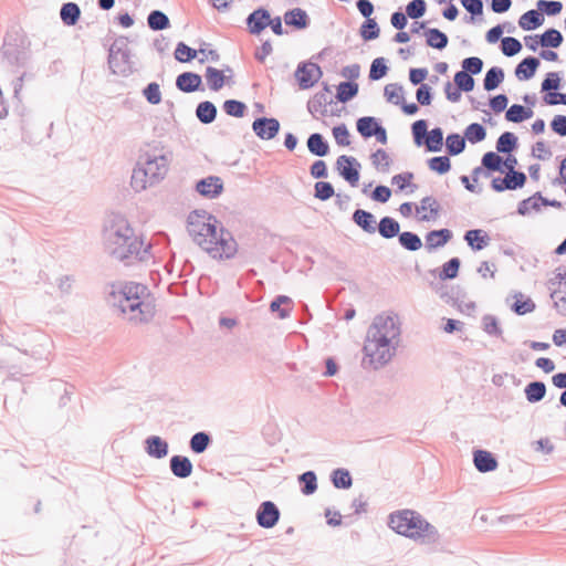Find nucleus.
<instances>
[{"mask_svg": "<svg viewBox=\"0 0 566 566\" xmlns=\"http://www.w3.org/2000/svg\"><path fill=\"white\" fill-rule=\"evenodd\" d=\"M424 35L427 44L433 49L442 50L448 45V36L438 29H428Z\"/></svg>", "mask_w": 566, "mask_h": 566, "instance_id": "72a5a7b5", "label": "nucleus"}, {"mask_svg": "<svg viewBox=\"0 0 566 566\" xmlns=\"http://www.w3.org/2000/svg\"><path fill=\"white\" fill-rule=\"evenodd\" d=\"M169 159L164 154L146 153L133 169L130 186L136 192L159 184L167 175Z\"/></svg>", "mask_w": 566, "mask_h": 566, "instance_id": "423d86ee", "label": "nucleus"}, {"mask_svg": "<svg viewBox=\"0 0 566 566\" xmlns=\"http://www.w3.org/2000/svg\"><path fill=\"white\" fill-rule=\"evenodd\" d=\"M224 112L234 117H242L245 111V105L235 99H228L223 104Z\"/></svg>", "mask_w": 566, "mask_h": 566, "instance_id": "69168bd1", "label": "nucleus"}, {"mask_svg": "<svg viewBox=\"0 0 566 566\" xmlns=\"http://www.w3.org/2000/svg\"><path fill=\"white\" fill-rule=\"evenodd\" d=\"M206 82L211 91L218 92L226 83L231 81V75H226L223 71L208 66L206 70Z\"/></svg>", "mask_w": 566, "mask_h": 566, "instance_id": "dca6fc26", "label": "nucleus"}, {"mask_svg": "<svg viewBox=\"0 0 566 566\" xmlns=\"http://www.w3.org/2000/svg\"><path fill=\"white\" fill-rule=\"evenodd\" d=\"M284 22L300 30L305 29L308 25V15L303 9L295 8L285 12Z\"/></svg>", "mask_w": 566, "mask_h": 566, "instance_id": "5701e85b", "label": "nucleus"}, {"mask_svg": "<svg viewBox=\"0 0 566 566\" xmlns=\"http://www.w3.org/2000/svg\"><path fill=\"white\" fill-rule=\"evenodd\" d=\"M388 67L382 57L375 59L370 66L369 77L374 81L380 80L386 75Z\"/></svg>", "mask_w": 566, "mask_h": 566, "instance_id": "338daca9", "label": "nucleus"}, {"mask_svg": "<svg viewBox=\"0 0 566 566\" xmlns=\"http://www.w3.org/2000/svg\"><path fill=\"white\" fill-rule=\"evenodd\" d=\"M446 147L450 155H459L465 148V138L459 134H450L446 139Z\"/></svg>", "mask_w": 566, "mask_h": 566, "instance_id": "a19ab883", "label": "nucleus"}, {"mask_svg": "<svg viewBox=\"0 0 566 566\" xmlns=\"http://www.w3.org/2000/svg\"><path fill=\"white\" fill-rule=\"evenodd\" d=\"M188 232L196 244L216 260L232 259L238 244L220 221L205 211H193L188 217Z\"/></svg>", "mask_w": 566, "mask_h": 566, "instance_id": "f03ea898", "label": "nucleus"}, {"mask_svg": "<svg viewBox=\"0 0 566 566\" xmlns=\"http://www.w3.org/2000/svg\"><path fill=\"white\" fill-rule=\"evenodd\" d=\"M483 331L490 336H501L502 328L500 326L499 319L491 314H486L481 319Z\"/></svg>", "mask_w": 566, "mask_h": 566, "instance_id": "49530a36", "label": "nucleus"}, {"mask_svg": "<svg viewBox=\"0 0 566 566\" xmlns=\"http://www.w3.org/2000/svg\"><path fill=\"white\" fill-rule=\"evenodd\" d=\"M108 303L119 311L124 319L133 324L148 323L155 315L154 300L148 289L139 283L112 285Z\"/></svg>", "mask_w": 566, "mask_h": 566, "instance_id": "20e7f679", "label": "nucleus"}, {"mask_svg": "<svg viewBox=\"0 0 566 566\" xmlns=\"http://www.w3.org/2000/svg\"><path fill=\"white\" fill-rule=\"evenodd\" d=\"M452 237L448 229L433 230L426 235V247L428 250H433L443 247Z\"/></svg>", "mask_w": 566, "mask_h": 566, "instance_id": "412c9836", "label": "nucleus"}, {"mask_svg": "<svg viewBox=\"0 0 566 566\" xmlns=\"http://www.w3.org/2000/svg\"><path fill=\"white\" fill-rule=\"evenodd\" d=\"M379 234L385 239H391L399 235L400 226L398 221L390 217H384L378 224Z\"/></svg>", "mask_w": 566, "mask_h": 566, "instance_id": "c85d7f7f", "label": "nucleus"}, {"mask_svg": "<svg viewBox=\"0 0 566 566\" xmlns=\"http://www.w3.org/2000/svg\"><path fill=\"white\" fill-rule=\"evenodd\" d=\"M502 158L493 151H489L482 157V165L489 170L502 171Z\"/></svg>", "mask_w": 566, "mask_h": 566, "instance_id": "052dcab7", "label": "nucleus"}, {"mask_svg": "<svg viewBox=\"0 0 566 566\" xmlns=\"http://www.w3.org/2000/svg\"><path fill=\"white\" fill-rule=\"evenodd\" d=\"M198 193L207 199H214L223 191V181L220 177L209 176L196 184Z\"/></svg>", "mask_w": 566, "mask_h": 566, "instance_id": "9b49d317", "label": "nucleus"}, {"mask_svg": "<svg viewBox=\"0 0 566 566\" xmlns=\"http://www.w3.org/2000/svg\"><path fill=\"white\" fill-rule=\"evenodd\" d=\"M501 49L504 55L513 56L522 50V44L517 39L506 36L502 39Z\"/></svg>", "mask_w": 566, "mask_h": 566, "instance_id": "4d7b16f0", "label": "nucleus"}, {"mask_svg": "<svg viewBox=\"0 0 566 566\" xmlns=\"http://www.w3.org/2000/svg\"><path fill=\"white\" fill-rule=\"evenodd\" d=\"M325 92H322V93H317L313 99H311L308 102V111L311 114H317V113H321L323 114L324 113V107L325 105L328 103L327 101V93L329 92V88L327 85H325L324 87Z\"/></svg>", "mask_w": 566, "mask_h": 566, "instance_id": "a18cd8bd", "label": "nucleus"}, {"mask_svg": "<svg viewBox=\"0 0 566 566\" xmlns=\"http://www.w3.org/2000/svg\"><path fill=\"white\" fill-rule=\"evenodd\" d=\"M307 148L310 153L315 156L323 157L328 154V144L324 140L323 136L318 133L310 135L307 139Z\"/></svg>", "mask_w": 566, "mask_h": 566, "instance_id": "393cba45", "label": "nucleus"}, {"mask_svg": "<svg viewBox=\"0 0 566 566\" xmlns=\"http://www.w3.org/2000/svg\"><path fill=\"white\" fill-rule=\"evenodd\" d=\"M557 277L559 279L558 287L552 292L551 297L555 307L562 314V308L566 306V273L558 274Z\"/></svg>", "mask_w": 566, "mask_h": 566, "instance_id": "bb28decb", "label": "nucleus"}, {"mask_svg": "<svg viewBox=\"0 0 566 566\" xmlns=\"http://www.w3.org/2000/svg\"><path fill=\"white\" fill-rule=\"evenodd\" d=\"M532 115V109H526L522 105L514 104L506 111L505 118L509 122L521 123L524 119L530 118Z\"/></svg>", "mask_w": 566, "mask_h": 566, "instance_id": "e433bc0d", "label": "nucleus"}, {"mask_svg": "<svg viewBox=\"0 0 566 566\" xmlns=\"http://www.w3.org/2000/svg\"><path fill=\"white\" fill-rule=\"evenodd\" d=\"M197 51L186 45L184 42H179L175 50V57L179 62H188L197 56Z\"/></svg>", "mask_w": 566, "mask_h": 566, "instance_id": "0e129e2a", "label": "nucleus"}, {"mask_svg": "<svg viewBox=\"0 0 566 566\" xmlns=\"http://www.w3.org/2000/svg\"><path fill=\"white\" fill-rule=\"evenodd\" d=\"M517 144V138L513 133H503L496 142V150L499 153H511Z\"/></svg>", "mask_w": 566, "mask_h": 566, "instance_id": "37998d69", "label": "nucleus"}, {"mask_svg": "<svg viewBox=\"0 0 566 566\" xmlns=\"http://www.w3.org/2000/svg\"><path fill=\"white\" fill-rule=\"evenodd\" d=\"M443 144V133L441 128H433L427 136L426 146L429 151L441 150Z\"/></svg>", "mask_w": 566, "mask_h": 566, "instance_id": "8fccbe9b", "label": "nucleus"}, {"mask_svg": "<svg viewBox=\"0 0 566 566\" xmlns=\"http://www.w3.org/2000/svg\"><path fill=\"white\" fill-rule=\"evenodd\" d=\"M332 481L337 489H348L353 483L349 472L344 469H336L332 474Z\"/></svg>", "mask_w": 566, "mask_h": 566, "instance_id": "603ef678", "label": "nucleus"}, {"mask_svg": "<svg viewBox=\"0 0 566 566\" xmlns=\"http://www.w3.org/2000/svg\"><path fill=\"white\" fill-rule=\"evenodd\" d=\"M191 461L184 455H174L170 459V470L172 474L180 479H186L192 473Z\"/></svg>", "mask_w": 566, "mask_h": 566, "instance_id": "a211bd4d", "label": "nucleus"}, {"mask_svg": "<svg viewBox=\"0 0 566 566\" xmlns=\"http://www.w3.org/2000/svg\"><path fill=\"white\" fill-rule=\"evenodd\" d=\"M80 14V7L74 2L64 3L60 11L61 20L66 25H74L78 21Z\"/></svg>", "mask_w": 566, "mask_h": 566, "instance_id": "cd10ccee", "label": "nucleus"}, {"mask_svg": "<svg viewBox=\"0 0 566 566\" xmlns=\"http://www.w3.org/2000/svg\"><path fill=\"white\" fill-rule=\"evenodd\" d=\"M200 84H201V76L196 73H191V72H185V73L178 75V77L176 80L177 87L180 91L186 92V93H191V92L197 91L199 88Z\"/></svg>", "mask_w": 566, "mask_h": 566, "instance_id": "6ab92c4d", "label": "nucleus"}, {"mask_svg": "<svg viewBox=\"0 0 566 566\" xmlns=\"http://www.w3.org/2000/svg\"><path fill=\"white\" fill-rule=\"evenodd\" d=\"M483 62L480 57L471 56L462 61V71L468 74H479L482 71Z\"/></svg>", "mask_w": 566, "mask_h": 566, "instance_id": "774afa93", "label": "nucleus"}, {"mask_svg": "<svg viewBox=\"0 0 566 566\" xmlns=\"http://www.w3.org/2000/svg\"><path fill=\"white\" fill-rule=\"evenodd\" d=\"M387 524L398 535L421 546H432L440 541L438 528L413 510L403 509L390 513Z\"/></svg>", "mask_w": 566, "mask_h": 566, "instance_id": "39448f33", "label": "nucleus"}, {"mask_svg": "<svg viewBox=\"0 0 566 566\" xmlns=\"http://www.w3.org/2000/svg\"><path fill=\"white\" fill-rule=\"evenodd\" d=\"M515 302L512 310L518 315L532 313L535 310V303L530 297H524L522 293L515 295Z\"/></svg>", "mask_w": 566, "mask_h": 566, "instance_id": "58836bf2", "label": "nucleus"}, {"mask_svg": "<svg viewBox=\"0 0 566 566\" xmlns=\"http://www.w3.org/2000/svg\"><path fill=\"white\" fill-rule=\"evenodd\" d=\"M541 200H543L542 196L535 195L533 197H530V198L521 201L518 205V208H517V212L522 216H525L533 210H535V211L539 210Z\"/></svg>", "mask_w": 566, "mask_h": 566, "instance_id": "5fc2aeb1", "label": "nucleus"}, {"mask_svg": "<svg viewBox=\"0 0 566 566\" xmlns=\"http://www.w3.org/2000/svg\"><path fill=\"white\" fill-rule=\"evenodd\" d=\"M252 129L259 138L270 140L277 135L280 123L276 118L261 117L253 122Z\"/></svg>", "mask_w": 566, "mask_h": 566, "instance_id": "f8f14e48", "label": "nucleus"}, {"mask_svg": "<svg viewBox=\"0 0 566 566\" xmlns=\"http://www.w3.org/2000/svg\"><path fill=\"white\" fill-rule=\"evenodd\" d=\"M384 94L387 101L395 105H400L405 101L403 88L401 85L396 83L387 84L385 86Z\"/></svg>", "mask_w": 566, "mask_h": 566, "instance_id": "4c0bfd02", "label": "nucleus"}, {"mask_svg": "<svg viewBox=\"0 0 566 566\" xmlns=\"http://www.w3.org/2000/svg\"><path fill=\"white\" fill-rule=\"evenodd\" d=\"M544 22V17L537 10H528L518 20V24L523 30H533Z\"/></svg>", "mask_w": 566, "mask_h": 566, "instance_id": "a878e982", "label": "nucleus"}, {"mask_svg": "<svg viewBox=\"0 0 566 566\" xmlns=\"http://www.w3.org/2000/svg\"><path fill=\"white\" fill-rule=\"evenodd\" d=\"M398 239L399 243L408 251H417L422 247L421 239L413 232H401Z\"/></svg>", "mask_w": 566, "mask_h": 566, "instance_id": "ea45409f", "label": "nucleus"}, {"mask_svg": "<svg viewBox=\"0 0 566 566\" xmlns=\"http://www.w3.org/2000/svg\"><path fill=\"white\" fill-rule=\"evenodd\" d=\"M524 392L527 401L531 403H535L541 401L545 397L546 386L542 381H533L525 387Z\"/></svg>", "mask_w": 566, "mask_h": 566, "instance_id": "c756f323", "label": "nucleus"}, {"mask_svg": "<svg viewBox=\"0 0 566 566\" xmlns=\"http://www.w3.org/2000/svg\"><path fill=\"white\" fill-rule=\"evenodd\" d=\"M108 65L114 74L128 76L133 73L134 63L129 50L119 46L117 43L109 49Z\"/></svg>", "mask_w": 566, "mask_h": 566, "instance_id": "0eeeda50", "label": "nucleus"}, {"mask_svg": "<svg viewBox=\"0 0 566 566\" xmlns=\"http://www.w3.org/2000/svg\"><path fill=\"white\" fill-rule=\"evenodd\" d=\"M486 136V132L481 124H470L464 132V138L470 143L475 144L482 142Z\"/></svg>", "mask_w": 566, "mask_h": 566, "instance_id": "de8ad7c7", "label": "nucleus"}, {"mask_svg": "<svg viewBox=\"0 0 566 566\" xmlns=\"http://www.w3.org/2000/svg\"><path fill=\"white\" fill-rule=\"evenodd\" d=\"M401 322L397 314L377 315L366 332L363 365L379 369L389 364L401 345Z\"/></svg>", "mask_w": 566, "mask_h": 566, "instance_id": "f257e3e1", "label": "nucleus"}, {"mask_svg": "<svg viewBox=\"0 0 566 566\" xmlns=\"http://www.w3.org/2000/svg\"><path fill=\"white\" fill-rule=\"evenodd\" d=\"M196 115L203 124H210L216 119L217 108L211 102H201L197 106Z\"/></svg>", "mask_w": 566, "mask_h": 566, "instance_id": "7c9ffc66", "label": "nucleus"}, {"mask_svg": "<svg viewBox=\"0 0 566 566\" xmlns=\"http://www.w3.org/2000/svg\"><path fill=\"white\" fill-rule=\"evenodd\" d=\"M147 454L155 459H163L168 454V443L158 436H150L145 440Z\"/></svg>", "mask_w": 566, "mask_h": 566, "instance_id": "4468645a", "label": "nucleus"}, {"mask_svg": "<svg viewBox=\"0 0 566 566\" xmlns=\"http://www.w3.org/2000/svg\"><path fill=\"white\" fill-rule=\"evenodd\" d=\"M459 268L460 260L458 258L450 259L447 263L443 264L442 271L440 273V279L451 280L457 277Z\"/></svg>", "mask_w": 566, "mask_h": 566, "instance_id": "bf43d9fd", "label": "nucleus"}, {"mask_svg": "<svg viewBox=\"0 0 566 566\" xmlns=\"http://www.w3.org/2000/svg\"><path fill=\"white\" fill-rule=\"evenodd\" d=\"M541 44L546 48H557L563 42L560 32L556 29H549L541 35Z\"/></svg>", "mask_w": 566, "mask_h": 566, "instance_id": "09e8293b", "label": "nucleus"}, {"mask_svg": "<svg viewBox=\"0 0 566 566\" xmlns=\"http://www.w3.org/2000/svg\"><path fill=\"white\" fill-rule=\"evenodd\" d=\"M322 70L315 63H304L295 72L298 85L303 90L312 87L322 77Z\"/></svg>", "mask_w": 566, "mask_h": 566, "instance_id": "1a4fd4ad", "label": "nucleus"}, {"mask_svg": "<svg viewBox=\"0 0 566 566\" xmlns=\"http://www.w3.org/2000/svg\"><path fill=\"white\" fill-rule=\"evenodd\" d=\"M428 166L431 170L443 175L450 170V159L447 156H439L429 159Z\"/></svg>", "mask_w": 566, "mask_h": 566, "instance_id": "13d9d810", "label": "nucleus"}, {"mask_svg": "<svg viewBox=\"0 0 566 566\" xmlns=\"http://www.w3.org/2000/svg\"><path fill=\"white\" fill-rule=\"evenodd\" d=\"M354 222L368 233L376 231V219L373 213L357 209L353 214Z\"/></svg>", "mask_w": 566, "mask_h": 566, "instance_id": "b1692460", "label": "nucleus"}, {"mask_svg": "<svg viewBox=\"0 0 566 566\" xmlns=\"http://www.w3.org/2000/svg\"><path fill=\"white\" fill-rule=\"evenodd\" d=\"M426 12L424 0H412L406 7V14L411 19H419Z\"/></svg>", "mask_w": 566, "mask_h": 566, "instance_id": "e2e57ef3", "label": "nucleus"}, {"mask_svg": "<svg viewBox=\"0 0 566 566\" xmlns=\"http://www.w3.org/2000/svg\"><path fill=\"white\" fill-rule=\"evenodd\" d=\"M359 161L350 156L342 155L336 160V169L338 174L352 186H356L359 181Z\"/></svg>", "mask_w": 566, "mask_h": 566, "instance_id": "6e6552de", "label": "nucleus"}, {"mask_svg": "<svg viewBox=\"0 0 566 566\" xmlns=\"http://www.w3.org/2000/svg\"><path fill=\"white\" fill-rule=\"evenodd\" d=\"M270 18V13L265 9H258L253 11L247 19L250 32L259 34L269 25Z\"/></svg>", "mask_w": 566, "mask_h": 566, "instance_id": "ddd939ff", "label": "nucleus"}, {"mask_svg": "<svg viewBox=\"0 0 566 566\" xmlns=\"http://www.w3.org/2000/svg\"><path fill=\"white\" fill-rule=\"evenodd\" d=\"M539 61L534 56L525 57L515 69V75L520 80H530L534 76Z\"/></svg>", "mask_w": 566, "mask_h": 566, "instance_id": "4be33fe9", "label": "nucleus"}, {"mask_svg": "<svg viewBox=\"0 0 566 566\" xmlns=\"http://www.w3.org/2000/svg\"><path fill=\"white\" fill-rule=\"evenodd\" d=\"M454 83L460 91L470 92L474 87V78L464 71H459L454 75Z\"/></svg>", "mask_w": 566, "mask_h": 566, "instance_id": "6e6d98bb", "label": "nucleus"}, {"mask_svg": "<svg viewBox=\"0 0 566 566\" xmlns=\"http://www.w3.org/2000/svg\"><path fill=\"white\" fill-rule=\"evenodd\" d=\"M464 240L468 243V245L474 251L483 250L490 243V237L484 230L481 229L467 231L464 234Z\"/></svg>", "mask_w": 566, "mask_h": 566, "instance_id": "f3484780", "label": "nucleus"}, {"mask_svg": "<svg viewBox=\"0 0 566 566\" xmlns=\"http://www.w3.org/2000/svg\"><path fill=\"white\" fill-rule=\"evenodd\" d=\"M526 176L524 172L512 170L507 171L506 176L504 177V187H506L507 190H514L517 188H522L525 185Z\"/></svg>", "mask_w": 566, "mask_h": 566, "instance_id": "c03bdc74", "label": "nucleus"}, {"mask_svg": "<svg viewBox=\"0 0 566 566\" xmlns=\"http://www.w3.org/2000/svg\"><path fill=\"white\" fill-rule=\"evenodd\" d=\"M298 480L303 483V494L311 495L317 490V479L313 471L304 472L300 475Z\"/></svg>", "mask_w": 566, "mask_h": 566, "instance_id": "3c124183", "label": "nucleus"}, {"mask_svg": "<svg viewBox=\"0 0 566 566\" xmlns=\"http://www.w3.org/2000/svg\"><path fill=\"white\" fill-rule=\"evenodd\" d=\"M417 210L422 221H430L438 217L439 203L433 197H424Z\"/></svg>", "mask_w": 566, "mask_h": 566, "instance_id": "aec40b11", "label": "nucleus"}, {"mask_svg": "<svg viewBox=\"0 0 566 566\" xmlns=\"http://www.w3.org/2000/svg\"><path fill=\"white\" fill-rule=\"evenodd\" d=\"M358 93V84L353 82H342L337 86L336 98L340 103H347L354 98Z\"/></svg>", "mask_w": 566, "mask_h": 566, "instance_id": "f704fd0d", "label": "nucleus"}, {"mask_svg": "<svg viewBox=\"0 0 566 566\" xmlns=\"http://www.w3.org/2000/svg\"><path fill=\"white\" fill-rule=\"evenodd\" d=\"M102 241L105 251L119 261L132 256L144 260L149 249L136 234L127 218L119 213H112L105 219Z\"/></svg>", "mask_w": 566, "mask_h": 566, "instance_id": "7ed1b4c3", "label": "nucleus"}, {"mask_svg": "<svg viewBox=\"0 0 566 566\" xmlns=\"http://www.w3.org/2000/svg\"><path fill=\"white\" fill-rule=\"evenodd\" d=\"M473 462L478 471L491 472L497 468V461L493 454L485 450H475L473 452Z\"/></svg>", "mask_w": 566, "mask_h": 566, "instance_id": "2eb2a0df", "label": "nucleus"}, {"mask_svg": "<svg viewBox=\"0 0 566 566\" xmlns=\"http://www.w3.org/2000/svg\"><path fill=\"white\" fill-rule=\"evenodd\" d=\"M504 80V72L501 67L493 66L491 67L484 77L483 86L486 91L495 90Z\"/></svg>", "mask_w": 566, "mask_h": 566, "instance_id": "2f4dec72", "label": "nucleus"}, {"mask_svg": "<svg viewBox=\"0 0 566 566\" xmlns=\"http://www.w3.org/2000/svg\"><path fill=\"white\" fill-rule=\"evenodd\" d=\"M147 22L149 28L154 31L164 30L169 25L168 17L159 10L151 11L148 15Z\"/></svg>", "mask_w": 566, "mask_h": 566, "instance_id": "79ce46f5", "label": "nucleus"}, {"mask_svg": "<svg viewBox=\"0 0 566 566\" xmlns=\"http://www.w3.org/2000/svg\"><path fill=\"white\" fill-rule=\"evenodd\" d=\"M210 443V437L206 432H197L190 439V448L195 453H202Z\"/></svg>", "mask_w": 566, "mask_h": 566, "instance_id": "864d4df0", "label": "nucleus"}, {"mask_svg": "<svg viewBox=\"0 0 566 566\" xmlns=\"http://www.w3.org/2000/svg\"><path fill=\"white\" fill-rule=\"evenodd\" d=\"M371 165L379 172H388L391 165L389 155L384 149H377L370 156Z\"/></svg>", "mask_w": 566, "mask_h": 566, "instance_id": "473e14b6", "label": "nucleus"}, {"mask_svg": "<svg viewBox=\"0 0 566 566\" xmlns=\"http://www.w3.org/2000/svg\"><path fill=\"white\" fill-rule=\"evenodd\" d=\"M280 518L277 506L271 502H262L256 511V522L263 528H272Z\"/></svg>", "mask_w": 566, "mask_h": 566, "instance_id": "9d476101", "label": "nucleus"}, {"mask_svg": "<svg viewBox=\"0 0 566 566\" xmlns=\"http://www.w3.org/2000/svg\"><path fill=\"white\" fill-rule=\"evenodd\" d=\"M143 94L148 103L157 105L161 102V92L157 83H149L143 91Z\"/></svg>", "mask_w": 566, "mask_h": 566, "instance_id": "680f3d73", "label": "nucleus"}, {"mask_svg": "<svg viewBox=\"0 0 566 566\" xmlns=\"http://www.w3.org/2000/svg\"><path fill=\"white\" fill-rule=\"evenodd\" d=\"M378 126L379 124L377 119L371 116L360 117L356 123L358 133L365 138L373 137V135L375 134L374 132Z\"/></svg>", "mask_w": 566, "mask_h": 566, "instance_id": "c9c22d12", "label": "nucleus"}]
</instances>
